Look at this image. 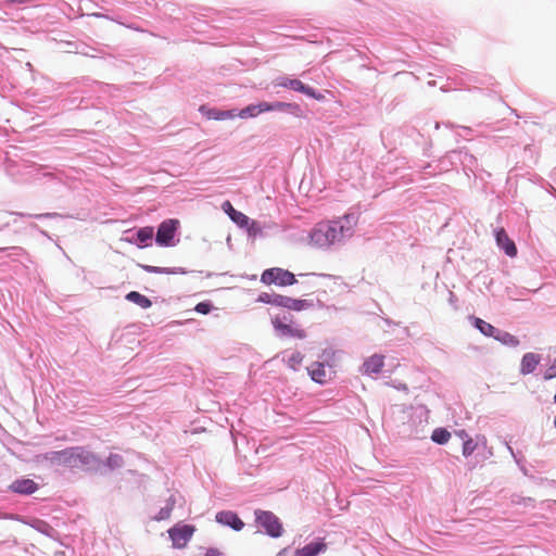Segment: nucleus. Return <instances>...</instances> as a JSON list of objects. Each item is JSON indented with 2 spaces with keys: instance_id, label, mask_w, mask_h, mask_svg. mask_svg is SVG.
Segmentation results:
<instances>
[{
  "instance_id": "21",
  "label": "nucleus",
  "mask_w": 556,
  "mask_h": 556,
  "mask_svg": "<svg viewBox=\"0 0 556 556\" xmlns=\"http://www.w3.org/2000/svg\"><path fill=\"white\" fill-rule=\"evenodd\" d=\"M456 435L462 440L463 455L468 458L479 448V443L475 442L465 430H459Z\"/></svg>"
},
{
  "instance_id": "50",
  "label": "nucleus",
  "mask_w": 556,
  "mask_h": 556,
  "mask_svg": "<svg viewBox=\"0 0 556 556\" xmlns=\"http://www.w3.org/2000/svg\"><path fill=\"white\" fill-rule=\"evenodd\" d=\"M548 192L552 193L553 195H556V189L551 185H549Z\"/></svg>"
},
{
  "instance_id": "31",
  "label": "nucleus",
  "mask_w": 556,
  "mask_h": 556,
  "mask_svg": "<svg viewBox=\"0 0 556 556\" xmlns=\"http://www.w3.org/2000/svg\"><path fill=\"white\" fill-rule=\"evenodd\" d=\"M176 505V498L174 495H170L164 507H162L159 513L153 517V520L162 521L167 520L170 517V514Z\"/></svg>"
},
{
  "instance_id": "38",
  "label": "nucleus",
  "mask_w": 556,
  "mask_h": 556,
  "mask_svg": "<svg viewBox=\"0 0 556 556\" xmlns=\"http://www.w3.org/2000/svg\"><path fill=\"white\" fill-rule=\"evenodd\" d=\"M214 308V305L212 303V301L210 300H205V301H202V302H199L195 306H194V311L199 314H202V315H207L210 314Z\"/></svg>"
},
{
  "instance_id": "23",
  "label": "nucleus",
  "mask_w": 556,
  "mask_h": 556,
  "mask_svg": "<svg viewBox=\"0 0 556 556\" xmlns=\"http://www.w3.org/2000/svg\"><path fill=\"white\" fill-rule=\"evenodd\" d=\"M102 2V5H101V9L105 11L104 12H98V13H93V16L96 17H102V18H106V20H110V21H113V22H116L121 25H125L129 28H132V29H138L137 27H135L134 25H127L121 17V15L116 14V13H113V14H109V10L105 9V5H111L113 4L116 0H100Z\"/></svg>"
},
{
  "instance_id": "16",
  "label": "nucleus",
  "mask_w": 556,
  "mask_h": 556,
  "mask_svg": "<svg viewBox=\"0 0 556 556\" xmlns=\"http://www.w3.org/2000/svg\"><path fill=\"white\" fill-rule=\"evenodd\" d=\"M266 112H267V102L262 101L258 103L249 104L241 110L236 109V117L252 118V117H256L260 114L266 113Z\"/></svg>"
},
{
  "instance_id": "30",
  "label": "nucleus",
  "mask_w": 556,
  "mask_h": 556,
  "mask_svg": "<svg viewBox=\"0 0 556 556\" xmlns=\"http://www.w3.org/2000/svg\"><path fill=\"white\" fill-rule=\"evenodd\" d=\"M125 299L141 308H149L152 306V301L146 295L141 294L138 291H130L126 294Z\"/></svg>"
},
{
  "instance_id": "3",
  "label": "nucleus",
  "mask_w": 556,
  "mask_h": 556,
  "mask_svg": "<svg viewBox=\"0 0 556 556\" xmlns=\"http://www.w3.org/2000/svg\"><path fill=\"white\" fill-rule=\"evenodd\" d=\"M255 525L258 530L273 539H278L283 533V526L280 519L270 510L255 509Z\"/></svg>"
},
{
  "instance_id": "54",
  "label": "nucleus",
  "mask_w": 556,
  "mask_h": 556,
  "mask_svg": "<svg viewBox=\"0 0 556 556\" xmlns=\"http://www.w3.org/2000/svg\"><path fill=\"white\" fill-rule=\"evenodd\" d=\"M40 232H41L43 236L48 237V235H47V232H46V231L41 230Z\"/></svg>"
},
{
  "instance_id": "18",
  "label": "nucleus",
  "mask_w": 556,
  "mask_h": 556,
  "mask_svg": "<svg viewBox=\"0 0 556 556\" xmlns=\"http://www.w3.org/2000/svg\"><path fill=\"white\" fill-rule=\"evenodd\" d=\"M540 362L541 356L539 354L532 352L526 353L521 358L520 374L523 376L532 374Z\"/></svg>"
},
{
  "instance_id": "13",
  "label": "nucleus",
  "mask_w": 556,
  "mask_h": 556,
  "mask_svg": "<svg viewBox=\"0 0 556 556\" xmlns=\"http://www.w3.org/2000/svg\"><path fill=\"white\" fill-rule=\"evenodd\" d=\"M328 548L327 543L323 539H317L301 548H296L294 556H318Z\"/></svg>"
},
{
  "instance_id": "40",
  "label": "nucleus",
  "mask_w": 556,
  "mask_h": 556,
  "mask_svg": "<svg viewBox=\"0 0 556 556\" xmlns=\"http://www.w3.org/2000/svg\"><path fill=\"white\" fill-rule=\"evenodd\" d=\"M141 11H138L139 13L144 12L146 7H155L156 9H160L162 0H140Z\"/></svg>"
},
{
  "instance_id": "52",
  "label": "nucleus",
  "mask_w": 556,
  "mask_h": 556,
  "mask_svg": "<svg viewBox=\"0 0 556 556\" xmlns=\"http://www.w3.org/2000/svg\"><path fill=\"white\" fill-rule=\"evenodd\" d=\"M384 321L388 326L394 325V323L389 318H386Z\"/></svg>"
},
{
  "instance_id": "28",
  "label": "nucleus",
  "mask_w": 556,
  "mask_h": 556,
  "mask_svg": "<svg viewBox=\"0 0 556 556\" xmlns=\"http://www.w3.org/2000/svg\"><path fill=\"white\" fill-rule=\"evenodd\" d=\"M314 306V303L312 300H302V299H293L291 296H288L286 309L293 311V312H301L307 308H311Z\"/></svg>"
},
{
  "instance_id": "27",
  "label": "nucleus",
  "mask_w": 556,
  "mask_h": 556,
  "mask_svg": "<svg viewBox=\"0 0 556 556\" xmlns=\"http://www.w3.org/2000/svg\"><path fill=\"white\" fill-rule=\"evenodd\" d=\"M462 166L465 174L469 177L470 174L476 175V172L479 168V163L475 155L465 150L464 156L462 159Z\"/></svg>"
},
{
  "instance_id": "22",
  "label": "nucleus",
  "mask_w": 556,
  "mask_h": 556,
  "mask_svg": "<svg viewBox=\"0 0 556 556\" xmlns=\"http://www.w3.org/2000/svg\"><path fill=\"white\" fill-rule=\"evenodd\" d=\"M384 365L383 356L374 354L369 358H367L364 364V372L371 375V374H379L382 370V367Z\"/></svg>"
},
{
  "instance_id": "4",
  "label": "nucleus",
  "mask_w": 556,
  "mask_h": 556,
  "mask_svg": "<svg viewBox=\"0 0 556 556\" xmlns=\"http://www.w3.org/2000/svg\"><path fill=\"white\" fill-rule=\"evenodd\" d=\"M275 87L287 88L300 93L305 94L308 98L315 99L317 101H323L325 96L316 90L315 88L302 83L298 78H292L290 76H281L274 80Z\"/></svg>"
},
{
  "instance_id": "11",
  "label": "nucleus",
  "mask_w": 556,
  "mask_h": 556,
  "mask_svg": "<svg viewBox=\"0 0 556 556\" xmlns=\"http://www.w3.org/2000/svg\"><path fill=\"white\" fill-rule=\"evenodd\" d=\"M267 112H281L287 113L295 117L303 116V110L300 104L295 102H267Z\"/></svg>"
},
{
  "instance_id": "7",
  "label": "nucleus",
  "mask_w": 556,
  "mask_h": 556,
  "mask_svg": "<svg viewBox=\"0 0 556 556\" xmlns=\"http://www.w3.org/2000/svg\"><path fill=\"white\" fill-rule=\"evenodd\" d=\"M195 528L192 525L177 523L168 530V535L173 545L180 548L186 546V544L191 540Z\"/></svg>"
},
{
  "instance_id": "19",
  "label": "nucleus",
  "mask_w": 556,
  "mask_h": 556,
  "mask_svg": "<svg viewBox=\"0 0 556 556\" xmlns=\"http://www.w3.org/2000/svg\"><path fill=\"white\" fill-rule=\"evenodd\" d=\"M287 299H288L287 295L278 294L275 292H273V293L262 292L258 294L256 302L286 308Z\"/></svg>"
},
{
  "instance_id": "20",
  "label": "nucleus",
  "mask_w": 556,
  "mask_h": 556,
  "mask_svg": "<svg viewBox=\"0 0 556 556\" xmlns=\"http://www.w3.org/2000/svg\"><path fill=\"white\" fill-rule=\"evenodd\" d=\"M468 319L471 326L475 327L480 333H482L485 337L494 338L495 332L497 330L496 327L483 320L482 318L473 315L469 316Z\"/></svg>"
},
{
  "instance_id": "34",
  "label": "nucleus",
  "mask_w": 556,
  "mask_h": 556,
  "mask_svg": "<svg viewBox=\"0 0 556 556\" xmlns=\"http://www.w3.org/2000/svg\"><path fill=\"white\" fill-rule=\"evenodd\" d=\"M37 532L43 533L49 538L54 539L58 531L49 526L46 521L37 519Z\"/></svg>"
},
{
  "instance_id": "42",
  "label": "nucleus",
  "mask_w": 556,
  "mask_h": 556,
  "mask_svg": "<svg viewBox=\"0 0 556 556\" xmlns=\"http://www.w3.org/2000/svg\"><path fill=\"white\" fill-rule=\"evenodd\" d=\"M118 3L123 4V5H130V7H134V9L136 11H141V5H140V0H119L117 1Z\"/></svg>"
},
{
  "instance_id": "41",
  "label": "nucleus",
  "mask_w": 556,
  "mask_h": 556,
  "mask_svg": "<svg viewBox=\"0 0 556 556\" xmlns=\"http://www.w3.org/2000/svg\"><path fill=\"white\" fill-rule=\"evenodd\" d=\"M556 377V358L552 362L551 366L544 372V379L551 380Z\"/></svg>"
},
{
  "instance_id": "12",
  "label": "nucleus",
  "mask_w": 556,
  "mask_h": 556,
  "mask_svg": "<svg viewBox=\"0 0 556 556\" xmlns=\"http://www.w3.org/2000/svg\"><path fill=\"white\" fill-rule=\"evenodd\" d=\"M154 236L153 227L146 226L138 228L131 238H127L126 240L129 243L136 244L138 248L142 249L151 245Z\"/></svg>"
},
{
  "instance_id": "39",
  "label": "nucleus",
  "mask_w": 556,
  "mask_h": 556,
  "mask_svg": "<svg viewBox=\"0 0 556 556\" xmlns=\"http://www.w3.org/2000/svg\"><path fill=\"white\" fill-rule=\"evenodd\" d=\"M270 317L278 318L281 324H283V323L293 324V315L290 312H283L282 314H276V315L270 314Z\"/></svg>"
},
{
  "instance_id": "37",
  "label": "nucleus",
  "mask_w": 556,
  "mask_h": 556,
  "mask_svg": "<svg viewBox=\"0 0 556 556\" xmlns=\"http://www.w3.org/2000/svg\"><path fill=\"white\" fill-rule=\"evenodd\" d=\"M464 152H465V149H459V150H451L446 153L447 159H450V161L453 164V167H456L458 164L462 165V159L464 156Z\"/></svg>"
},
{
  "instance_id": "43",
  "label": "nucleus",
  "mask_w": 556,
  "mask_h": 556,
  "mask_svg": "<svg viewBox=\"0 0 556 556\" xmlns=\"http://www.w3.org/2000/svg\"><path fill=\"white\" fill-rule=\"evenodd\" d=\"M51 174L46 172L45 167L43 166H38L37 165V174H36V177H37V181H40L47 177H50Z\"/></svg>"
},
{
  "instance_id": "36",
  "label": "nucleus",
  "mask_w": 556,
  "mask_h": 556,
  "mask_svg": "<svg viewBox=\"0 0 556 556\" xmlns=\"http://www.w3.org/2000/svg\"><path fill=\"white\" fill-rule=\"evenodd\" d=\"M303 358L304 356L301 352L294 351L288 356L286 362L291 369L296 370Z\"/></svg>"
},
{
  "instance_id": "10",
  "label": "nucleus",
  "mask_w": 556,
  "mask_h": 556,
  "mask_svg": "<svg viewBox=\"0 0 556 556\" xmlns=\"http://www.w3.org/2000/svg\"><path fill=\"white\" fill-rule=\"evenodd\" d=\"M216 522L229 527L235 531H240L244 527V522L240 519L237 513L232 510H222L215 516Z\"/></svg>"
},
{
  "instance_id": "48",
  "label": "nucleus",
  "mask_w": 556,
  "mask_h": 556,
  "mask_svg": "<svg viewBox=\"0 0 556 556\" xmlns=\"http://www.w3.org/2000/svg\"><path fill=\"white\" fill-rule=\"evenodd\" d=\"M507 448L509 450L510 454L513 455V457L515 458L516 463L519 464V459L517 457V455L515 454L514 450L511 446L507 445Z\"/></svg>"
},
{
  "instance_id": "51",
  "label": "nucleus",
  "mask_w": 556,
  "mask_h": 556,
  "mask_svg": "<svg viewBox=\"0 0 556 556\" xmlns=\"http://www.w3.org/2000/svg\"><path fill=\"white\" fill-rule=\"evenodd\" d=\"M462 129L465 130L467 134L471 132L470 127L462 126Z\"/></svg>"
},
{
  "instance_id": "8",
  "label": "nucleus",
  "mask_w": 556,
  "mask_h": 556,
  "mask_svg": "<svg viewBox=\"0 0 556 556\" xmlns=\"http://www.w3.org/2000/svg\"><path fill=\"white\" fill-rule=\"evenodd\" d=\"M271 325L276 336L279 338H296L301 340L306 338V331L294 323L281 324L278 318H271Z\"/></svg>"
},
{
  "instance_id": "15",
  "label": "nucleus",
  "mask_w": 556,
  "mask_h": 556,
  "mask_svg": "<svg viewBox=\"0 0 556 556\" xmlns=\"http://www.w3.org/2000/svg\"><path fill=\"white\" fill-rule=\"evenodd\" d=\"M223 211L240 228H247L250 225V218L240 211H237L229 201L222 204Z\"/></svg>"
},
{
  "instance_id": "17",
  "label": "nucleus",
  "mask_w": 556,
  "mask_h": 556,
  "mask_svg": "<svg viewBox=\"0 0 556 556\" xmlns=\"http://www.w3.org/2000/svg\"><path fill=\"white\" fill-rule=\"evenodd\" d=\"M307 371L311 379L316 383L325 384L329 379V375L326 371L324 362H314L311 366L307 367Z\"/></svg>"
},
{
  "instance_id": "29",
  "label": "nucleus",
  "mask_w": 556,
  "mask_h": 556,
  "mask_svg": "<svg viewBox=\"0 0 556 556\" xmlns=\"http://www.w3.org/2000/svg\"><path fill=\"white\" fill-rule=\"evenodd\" d=\"M493 339L501 342L503 345H506L509 348H516L520 343V341L517 337H515L511 333H509L505 330H502L500 328H497Z\"/></svg>"
},
{
  "instance_id": "24",
  "label": "nucleus",
  "mask_w": 556,
  "mask_h": 556,
  "mask_svg": "<svg viewBox=\"0 0 556 556\" xmlns=\"http://www.w3.org/2000/svg\"><path fill=\"white\" fill-rule=\"evenodd\" d=\"M357 218L358 217L355 213H348L334 220L340 222V225L343 227L344 232L342 233V236L344 239L352 237L353 227L356 225Z\"/></svg>"
},
{
  "instance_id": "1",
  "label": "nucleus",
  "mask_w": 556,
  "mask_h": 556,
  "mask_svg": "<svg viewBox=\"0 0 556 556\" xmlns=\"http://www.w3.org/2000/svg\"><path fill=\"white\" fill-rule=\"evenodd\" d=\"M41 460L85 471L102 472L103 469V462L94 453L79 446L37 455V463Z\"/></svg>"
},
{
  "instance_id": "5",
  "label": "nucleus",
  "mask_w": 556,
  "mask_h": 556,
  "mask_svg": "<svg viewBox=\"0 0 556 556\" xmlns=\"http://www.w3.org/2000/svg\"><path fill=\"white\" fill-rule=\"evenodd\" d=\"M261 282L276 285L279 287L293 286L298 282L295 275L288 269L271 267L265 269L261 275Z\"/></svg>"
},
{
  "instance_id": "53",
  "label": "nucleus",
  "mask_w": 556,
  "mask_h": 556,
  "mask_svg": "<svg viewBox=\"0 0 556 556\" xmlns=\"http://www.w3.org/2000/svg\"><path fill=\"white\" fill-rule=\"evenodd\" d=\"M440 127V123L435 122L434 123V128L438 129Z\"/></svg>"
},
{
  "instance_id": "45",
  "label": "nucleus",
  "mask_w": 556,
  "mask_h": 556,
  "mask_svg": "<svg viewBox=\"0 0 556 556\" xmlns=\"http://www.w3.org/2000/svg\"><path fill=\"white\" fill-rule=\"evenodd\" d=\"M204 556H223V553L215 547H208Z\"/></svg>"
},
{
  "instance_id": "14",
  "label": "nucleus",
  "mask_w": 556,
  "mask_h": 556,
  "mask_svg": "<svg viewBox=\"0 0 556 556\" xmlns=\"http://www.w3.org/2000/svg\"><path fill=\"white\" fill-rule=\"evenodd\" d=\"M200 112L207 119H214V121H225V119H231V118L236 117V109L220 110L217 108H207L206 105H201Z\"/></svg>"
},
{
  "instance_id": "26",
  "label": "nucleus",
  "mask_w": 556,
  "mask_h": 556,
  "mask_svg": "<svg viewBox=\"0 0 556 556\" xmlns=\"http://www.w3.org/2000/svg\"><path fill=\"white\" fill-rule=\"evenodd\" d=\"M10 490L20 494H30L35 491V482L30 479H18L12 482Z\"/></svg>"
},
{
  "instance_id": "6",
  "label": "nucleus",
  "mask_w": 556,
  "mask_h": 556,
  "mask_svg": "<svg viewBox=\"0 0 556 556\" xmlns=\"http://www.w3.org/2000/svg\"><path fill=\"white\" fill-rule=\"evenodd\" d=\"M179 220L176 218H168L163 220L159 226L155 233V243L160 247H174L178 242L175 236L179 228Z\"/></svg>"
},
{
  "instance_id": "47",
  "label": "nucleus",
  "mask_w": 556,
  "mask_h": 556,
  "mask_svg": "<svg viewBox=\"0 0 556 556\" xmlns=\"http://www.w3.org/2000/svg\"><path fill=\"white\" fill-rule=\"evenodd\" d=\"M50 217H52V218H60L61 215H59L56 213H52V214L51 213H47V214H37L36 215L37 219L50 218Z\"/></svg>"
},
{
  "instance_id": "49",
  "label": "nucleus",
  "mask_w": 556,
  "mask_h": 556,
  "mask_svg": "<svg viewBox=\"0 0 556 556\" xmlns=\"http://www.w3.org/2000/svg\"><path fill=\"white\" fill-rule=\"evenodd\" d=\"M255 226H256V223L253 220L252 224H251V227L248 229L250 235L255 232V229H254Z\"/></svg>"
},
{
  "instance_id": "25",
  "label": "nucleus",
  "mask_w": 556,
  "mask_h": 556,
  "mask_svg": "<svg viewBox=\"0 0 556 556\" xmlns=\"http://www.w3.org/2000/svg\"><path fill=\"white\" fill-rule=\"evenodd\" d=\"M139 267L147 273L151 274H181L185 275L188 270L184 267H159L146 264H139Z\"/></svg>"
},
{
  "instance_id": "33",
  "label": "nucleus",
  "mask_w": 556,
  "mask_h": 556,
  "mask_svg": "<svg viewBox=\"0 0 556 556\" xmlns=\"http://www.w3.org/2000/svg\"><path fill=\"white\" fill-rule=\"evenodd\" d=\"M125 462L122 455L119 454H110L105 462H103V468H108L109 470H114L122 468Z\"/></svg>"
},
{
  "instance_id": "2",
  "label": "nucleus",
  "mask_w": 556,
  "mask_h": 556,
  "mask_svg": "<svg viewBox=\"0 0 556 556\" xmlns=\"http://www.w3.org/2000/svg\"><path fill=\"white\" fill-rule=\"evenodd\" d=\"M343 232L340 222L318 223L309 233L311 243L320 249L329 248L345 240L342 236Z\"/></svg>"
},
{
  "instance_id": "35",
  "label": "nucleus",
  "mask_w": 556,
  "mask_h": 556,
  "mask_svg": "<svg viewBox=\"0 0 556 556\" xmlns=\"http://www.w3.org/2000/svg\"><path fill=\"white\" fill-rule=\"evenodd\" d=\"M454 167H453L452 162L450 161V159H447V155L445 154L435 164L434 174H440V173H443V172H448V170H451Z\"/></svg>"
},
{
  "instance_id": "9",
  "label": "nucleus",
  "mask_w": 556,
  "mask_h": 556,
  "mask_svg": "<svg viewBox=\"0 0 556 556\" xmlns=\"http://www.w3.org/2000/svg\"><path fill=\"white\" fill-rule=\"evenodd\" d=\"M494 237L497 247L504 251L509 257H515L518 253L515 242L508 237L504 228H497L494 230Z\"/></svg>"
},
{
  "instance_id": "32",
  "label": "nucleus",
  "mask_w": 556,
  "mask_h": 556,
  "mask_svg": "<svg viewBox=\"0 0 556 556\" xmlns=\"http://www.w3.org/2000/svg\"><path fill=\"white\" fill-rule=\"evenodd\" d=\"M450 438H451L450 431L443 427L435 428L431 434V440L439 445L446 444L448 442Z\"/></svg>"
},
{
  "instance_id": "46",
  "label": "nucleus",
  "mask_w": 556,
  "mask_h": 556,
  "mask_svg": "<svg viewBox=\"0 0 556 556\" xmlns=\"http://www.w3.org/2000/svg\"><path fill=\"white\" fill-rule=\"evenodd\" d=\"M434 168H435V164L428 163L426 166H424V173L426 175H435Z\"/></svg>"
},
{
  "instance_id": "44",
  "label": "nucleus",
  "mask_w": 556,
  "mask_h": 556,
  "mask_svg": "<svg viewBox=\"0 0 556 556\" xmlns=\"http://www.w3.org/2000/svg\"><path fill=\"white\" fill-rule=\"evenodd\" d=\"M163 7L165 9L164 13L168 14L169 16L176 12L175 4L173 3H164Z\"/></svg>"
}]
</instances>
